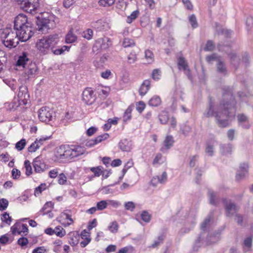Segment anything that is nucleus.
<instances>
[{
  "label": "nucleus",
  "mask_w": 253,
  "mask_h": 253,
  "mask_svg": "<svg viewBox=\"0 0 253 253\" xmlns=\"http://www.w3.org/2000/svg\"><path fill=\"white\" fill-rule=\"evenodd\" d=\"M222 100L216 109L211 97L209 99V105L203 115L206 118L214 117L216 123L220 127H225L229 125V121L235 117L236 101L229 87L223 89Z\"/></svg>",
  "instance_id": "nucleus-1"
},
{
  "label": "nucleus",
  "mask_w": 253,
  "mask_h": 253,
  "mask_svg": "<svg viewBox=\"0 0 253 253\" xmlns=\"http://www.w3.org/2000/svg\"><path fill=\"white\" fill-rule=\"evenodd\" d=\"M58 42V35H51L38 40L36 47L40 55H46L50 53L53 46H56Z\"/></svg>",
  "instance_id": "nucleus-2"
},
{
  "label": "nucleus",
  "mask_w": 253,
  "mask_h": 253,
  "mask_svg": "<svg viewBox=\"0 0 253 253\" xmlns=\"http://www.w3.org/2000/svg\"><path fill=\"white\" fill-rule=\"evenodd\" d=\"M32 25L24 26L23 28L16 30V33L17 35L19 41L26 42L29 40L34 35L33 28Z\"/></svg>",
  "instance_id": "nucleus-3"
},
{
  "label": "nucleus",
  "mask_w": 253,
  "mask_h": 253,
  "mask_svg": "<svg viewBox=\"0 0 253 253\" xmlns=\"http://www.w3.org/2000/svg\"><path fill=\"white\" fill-rule=\"evenodd\" d=\"M68 147L60 146L56 149L54 152V161L59 163L68 161Z\"/></svg>",
  "instance_id": "nucleus-4"
},
{
  "label": "nucleus",
  "mask_w": 253,
  "mask_h": 253,
  "mask_svg": "<svg viewBox=\"0 0 253 253\" xmlns=\"http://www.w3.org/2000/svg\"><path fill=\"white\" fill-rule=\"evenodd\" d=\"M54 112L48 107H42L38 111V116L41 122L47 123L51 121L53 117Z\"/></svg>",
  "instance_id": "nucleus-5"
},
{
  "label": "nucleus",
  "mask_w": 253,
  "mask_h": 253,
  "mask_svg": "<svg viewBox=\"0 0 253 253\" xmlns=\"http://www.w3.org/2000/svg\"><path fill=\"white\" fill-rule=\"evenodd\" d=\"M19 105H26L29 100L30 95L28 93L27 87L21 85L19 88L18 93Z\"/></svg>",
  "instance_id": "nucleus-6"
},
{
  "label": "nucleus",
  "mask_w": 253,
  "mask_h": 253,
  "mask_svg": "<svg viewBox=\"0 0 253 253\" xmlns=\"http://www.w3.org/2000/svg\"><path fill=\"white\" fill-rule=\"evenodd\" d=\"M96 99L94 91L91 88H85L82 93V100L86 105L92 104Z\"/></svg>",
  "instance_id": "nucleus-7"
},
{
  "label": "nucleus",
  "mask_w": 253,
  "mask_h": 253,
  "mask_svg": "<svg viewBox=\"0 0 253 253\" xmlns=\"http://www.w3.org/2000/svg\"><path fill=\"white\" fill-rule=\"evenodd\" d=\"M29 25H32V24L28 22L27 16L23 14H20L15 18L14 21V29L15 30Z\"/></svg>",
  "instance_id": "nucleus-8"
},
{
  "label": "nucleus",
  "mask_w": 253,
  "mask_h": 253,
  "mask_svg": "<svg viewBox=\"0 0 253 253\" xmlns=\"http://www.w3.org/2000/svg\"><path fill=\"white\" fill-rule=\"evenodd\" d=\"M84 149L79 146H74L71 148L68 147V161L73 158L77 157L83 154Z\"/></svg>",
  "instance_id": "nucleus-9"
},
{
  "label": "nucleus",
  "mask_w": 253,
  "mask_h": 253,
  "mask_svg": "<svg viewBox=\"0 0 253 253\" xmlns=\"http://www.w3.org/2000/svg\"><path fill=\"white\" fill-rule=\"evenodd\" d=\"M249 165L246 163L240 164L236 174V180L239 181L243 179L248 173Z\"/></svg>",
  "instance_id": "nucleus-10"
},
{
  "label": "nucleus",
  "mask_w": 253,
  "mask_h": 253,
  "mask_svg": "<svg viewBox=\"0 0 253 253\" xmlns=\"http://www.w3.org/2000/svg\"><path fill=\"white\" fill-rule=\"evenodd\" d=\"M223 203L227 216L231 217L236 214L238 211V208L234 203L231 201L228 202L226 199L223 200Z\"/></svg>",
  "instance_id": "nucleus-11"
},
{
  "label": "nucleus",
  "mask_w": 253,
  "mask_h": 253,
  "mask_svg": "<svg viewBox=\"0 0 253 253\" xmlns=\"http://www.w3.org/2000/svg\"><path fill=\"white\" fill-rule=\"evenodd\" d=\"M33 165L35 171L37 173L42 172L48 169V166L38 157L34 159Z\"/></svg>",
  "instance_id": "nucleus-12"
},
{
  "label": "nucleus",
  "mask_w": 253,
  "mask_h": 253,
  "mask_svg": "<svg viewBox=\"0 0 253 253\" xmlns=\"http://www.w3.org/2000/svg\"><path fill=\"white\" fill-rule=\"evenodd\" d=\"M111 41L108 38L98 39L93 46V50L95 48L99 47L101 49H106L111 45Z\"/></svg>",
  "instance_id": "nucleus-13"
},
{
  "label": "nucleus",
  "mask_w": 253,
  "mask_h": 253,
  "mask_svg": "<svg viewBox=\"0 0 253 253\" xmlns=\"http://www.w3.org/2000/svg\"><path fill=\"white\" fill-rule=\"evenodd\" d=\"M239 125L244 129H249L251 124L249 118L244 114H239L237 116Z\"/></svg>",
  "instance_id": "nucleus-14"
},
{
  "label": "nucleus",
  "mask_w": 253,
  "mask_h": 253,
  "mask_svg": "<svg viewBox=\"0 0 253 253\" xmlns=\"http://www.w3.org/2000/svg\"><path fill=\"white\" fill-rule=\"evenodd\" d=\"M178 66L179 69H182L185 72L189 79H191L190 70L188 68V64L184 58L180 57L178 59Z\"/></svg>",
  "instance_id": "nucleus-15"
},
{
  "label": "nucleus",
  "mask_w": 253,
  "mask_h": 253,
  "mask_svg": "<svg viewBox=\"0 0 253 253\" xmlns=\"http://www.w3.org/2000/svg\"><path fill=\"white\" fill-rule=\"evenodd\" d=\"M119 147L123 151L129 152L132 148V143L130 141L125 139L119 142Z\"/></svg>",
  "instance_id": "nucleus-16"
},
{
  "label": "nucleus",
  "mask_w": 253,
  "mask_h": 253,
  "mask_svg": "<svg viewBox=\"0 0 253 253\" xmlns=\"http://www.w3.org/2000/svg\"><path fill=\"white\" fill-rule=\"evenodd\" d=\"M174 142L173 138L171 135H168L166 137V138L164 141V147L161 148V151L164 152L165 149H169L173 145Z\"/></svg>",
  "instance_id": "nucleus-17"
},
{
  "label": "nucleus",
  "mask_w": 253,
  "mask_h": 253,
  "mask_svg": "<svg viewBox=\"0 0 253 253\" xmlns=\"http://www.w3.org/2000/svg\"><path fill=\"white\" fill-rule=\"evenodd\" d=\"M28 61L29 58L28 57V53L27 52H23L22 55L19 56L18 59L16 62V65L17 66H21L24 68Z\"/></svg>",
  "instance_id": "nucleus-18"
},
{
  "label": "nucleus",
  "mask_w": 253,
  "mask_h": 253,
  "mask_svg": "<svg viewBox=\"0 0 253 253\" xmlns=\"http://www.w3.org/2000/svg\"><path fill=\"white\" fill-rule=\"evenodd\" d=\"M93 27L98 31L106 30L108 27L107 22L102 20H99L93 24Z\"/></svg>",
  "instance_id": "nucleus-19"
},
{
  "label": "nucleus",
  "mask_w": 253,
  "mask_h": 253,
  "mask_svg": "<svg viewBox=\"0 0 253 253\" xmlns=\"http://www.w3.org/2000/svg\"><path fill=\"white\" fill-rule=\"evenodd\" d=\"M150 87V81L148 80H145L141 84L139 89V94L144 96L148 92Z\"/></svg>",
  "instance_id": "nucleus-20"
},
{
  "label": "nucleus",
  "mask_w": 253,
  "mask_h": 253,
  "mask_svg": "<svg viewBox=\"0 0 253 253\" xmlns=\"http://www.w3.org/2000/svg\"><path fill=\"white\" fill-rule=\"evenodd\" d=\"M217 71L218 73L225 75L227 73V70L224 63L220 59H218V62L216 64Z\"/></svg>",
  "instance_id": "nucleus-21"
},
{
  "label": "nucleus",
  "mask_w": 253,
  "mask_h": 253,
  "mask_svg": "<svg viewBox=\"0 0 253 253\" xmlns=\"http://www.w3.org/2000/svg\"><path fill=\"white\" fill-rule=\"evenodd\" d=\"M53 207V204L51 202H47L44 205L40 212L42 215L50 213Z\"/></svg>",
  "instance_id": "nucleus-22"
},
{
  "label": "nucleus",
  "mask_w": 253,
  "mask_h": 253,
  "mask_svg": "<svg viewBox=\"0 0 253 253\" xmlns=\"http://www.w3.org/2000/svg\"><path fill=\"white\" fill-rule=\"evenodd\" d=\"M232 150V145L231 144H222L220 146V152L223 155L231 153Z\"/></svg>",
  "instance_id": "nucleus-23"
},
{
  "label": "nucleus",
  "mask_w": 253,
  "mask_h": 253,
  "mask_svg": "<svg viewBox=\"0 0 253 253\" xmlns=\"http://www.w3.org/2000/svg\"><path fill=\"white\" fill-rule=\"evenodd\" d=\"M77 39L76 35L73 33L72 30H70L66 36L65 41L67 43H71L76 42Z\"/></svg>",
  "instance_id": "nucleus-24"
},
{
  "label": "nucleus",
  "mask_w": 253,
  "mask_h": 253,
  "mask_svg": "<svg viewBox=\"0 0 253 253\" xmlns=\"http://www.w3.org/2000/svg\"><path fill=\"white\" fill-rule=\"evenodd\" d=\"M133 106H129L126 110L124 116H123V120L124 122H127L129 121L131 118V112L133 109Z\"/></svg>",
  "instance_id": "nucleus-25"
},
{
  "label": "nucleus",
  "mask_w": 253,
  "mask_h": 253,
  "mask_svg": "<svg viewBox=\"0 0 253 253\" xmlns=\"http://www.w3.org/2000/svg\"><path fill=\"white\" fill-rule=\"evenodd\" d=\"M161 103V100L160 97L158 96H153L149 101V105L152 106H158Z\"/></svg>",
  "instance_id": "nucleus-26"
},
{
  "label": "nucleus",
  "mask_w": 253,
  "mask_h": 253,
  "mask_svg": "<svg viewBox=\"0 0 253 253\" xmlns=\"http://www.w3.org/2000/svg\"><path fill=\"white\" fill-rule=\"evenodd\" d=\"M159 121L162 124H166L169 119V114L166 112H162L159 116Z\"/></svg>",
  "instance_id": "nucleus-27"
},
{
  "label": "nucleus",
  "mask_w": 253,
  "mask_h": 253,
  "mask_svg": "<svg viewBox=\"0 0 253 253\" xmlns=\"http://www.w3.org/2000/svg\"><path fill=\"white\" fill-rule=\"evenodd\" d=\"M7 61L6 53L3 50H0V71L2 69L3 66Z\"/></svg>",
  "instance_id": "nucleus-28"
},
{
  "label": "nucleus",
  "mask_w": 253,
  "mask_h": 253,
  "mask_svg": "<svg viewBox=\"0 0 253 253\" xmlns=\"http://www.w3.org/2000/svg\"><path fill=\"white\" fill-rule=\"evenodd\" d=\"M206 153L210 156H212L214 152V144L213 143L208 142L205 149Z\"/></svg>",
  "instance_id": "nucleus-29"
},
{
  "label": "nucleus",
  "mask_w": 253,
  "mask_h": 253,
  "mask_svg": "<svg viewBox=\"0 0 253 253\" xmlns=\"http://www.w3.org/2000/svg\"><path fill=\"white\" fill-rule=\"evenodd\" d=\"M108 228L111 232L115 233H117L118 231L119 224L117 221H114L110 223V225L108 226Z\"/></svg>",
  "instance_id": "nucleus-30"
},
{
  "label": "nucleus",
  "mask_w": 253,
  "mask_h": 253,
  "mask_svg": "<svg viewBox=\"0 0 253 253\" xmlns=\"http://www.w3.org/2000/svg\"><path fill=\"white\" fill-rule=\"evenodd\" d=\"M139 13V12L138 10H135L133 11L130 15L127 16L126 22L129 24L132 23V22L138 16Z\"/></svg>",
  "instance_id": "nucleus-31"
},
{
  "label": "nucleus",
  "mask_w": 253,
  "mask_h": 253,
  "mask_svg": "<svg viewBox=\"0 0 253 253\" xmlns=\"http://www.w3.org/2000/svg\"><path fill=\"white\" fill-rule=\"evenodd\" d=\"M137 54L135 51H132L128 55L127 60L129 64L134 63L137 60Z\"/></svg>",
  "instance_id": "nucleus-32"
},
{
  "label": "nucleus",
  "mask_w": 253,
  "mask_h": 253,
  "mask_svg": "<svg viewBox=\"0 0 253 253\" xmlns=\"http://www.w3.org/2000/svg\"><path fill=\"white\" fill-rule=\"evenodd\" d=\"M145 55L148 63H151L154 61V55L151 50H146L145 52Z\"/></svg>",
  "instance_id": "nucleus-33"
},
{
  "label": "nucleus",
  "mask_w": 253,
  "mask_h": 253,
  "mask_svg": "<svg viewBox=\"0 0 253 253\" xmlns=\"http://www.w3.org/2000/svg\"><path fill=\"white\" fill-rule=\"evenodd\" d=\"M90 170L94 173V176L97 177L99 176L103 173L102 167L91 168Z\"/></svg>",
  "instance_id": "nucleus-34"
},
{
  "label": "nucleus",
  "mask_w": 253,
  "mask_h": 253,
  "mask_svg": "<svg viewBox=\"0 0 253 253\" xmlns=\"http://www.w3.org/2000/svg\"><path fill=\"white\" fill-rule=\"evenodd\" d=\"M26 144V141L25 139H22L15 144V148L18 151L22 150Z\"/></svg>",
  "instance_id": "nucleus-35"
},
{
  "label": "nucleus",
  "mask_w": 253,
  "mask_h": 253,
  "mask_svg": "<svg viewBox=\"0 0 253 253\" xmlns=\"http://www.w3.org/2000/svg\"><path fill=\"white\" fill-rule=\"evenodd\" d=\"M24 166L26 169V174L29 176L32 173V168L30 161L29 160L25 161Z\"/></svg>",
  "instance_id": "nucleus-36"
},
{
  "label": "nucleus",
  "mask_w": 253,
  "mask_h": 253,
  "mask_svg": "<svg viewBox=\"0 0 253 253\" xmlns=\"http://www.w3.org/2000/svg\"><path fill=\"white\" fill-rule=\"evenodd\" d=\"M1 220L8 225H10L12 221L11 217L6 212H4L1 216Z\"/></svg>",
  "instance_id": "nucleus-37"
},
{
  "label": "nucleus",
  "mask_w": 253,
  "mask_h": 253,
  "mask_svg": "<svg viewBox=\"0 0 253 253\" xmlns=\"http://www.w3.org/2000/svg\"><path fill=\"white\" fill-rule=\"evenodd\" d=\"M107 201L102 200L96 204V208L97 210L102 211L106 209L107 207Z\"/></svg>",
  "instance_id": "nucleus-38"
},
{
  "label": "nucleus",
  "mask_w": 253,
  "mask_h": 253,
  "mask_svg": "<svg viewBox=\"0 0 253 253\" xmlns=\"http://www.w3.org/2000/svg\"><path fill=\"white\" fill-rule=\"evenodd\" d=\"M164 239V236L163 235H160L158 237V239L154 241V243L151 246V247L155 248L158 247L160 244L163 243Z\"/></svg>",
  "instance_id": "nucleus-39"
},
{
  "label": "nucleus",
  "mask_w": 253,
  "mask_h": 253,
  "mask_svg": "<svg viewBox=\"0 0 253 253\" xmlns=\"http://www.w3.org/2000/svg\"><path fill=\"white\" fill-rule=\"evenodd\" d=\"M38 143V139H36L29 147L28 151L29 152H35L40 147V144Z\"/></svg>",
  "instance_id": "nucleus-40"
},
{
  "label": "nucleus",
  "mask_w": 253,
  "mask_h": 253,
  "mask_svg": "<svg viewBox=\"0 0 253 253\" xmlns=\"http://www.w3.org/2000/svg\"><path fill=\"white\" fill-rule=\"evenodd\" d=\"M189 21L193 28H196L198 27V24L196 17L194 14H192L189 16Z\"/></svg>",
  "instance_id": "nucleus-41"
},
{
  "label": "nucleus",
  "mask_w": 253,
  "mask_h": 253,
  "mask_svg": "<svg viewBox=\"0 0 253 253\" xmlns=\"http://www.w3.org/2000/svg\"><path fill=\"white\" fill-rule=\"evenodd\" d=\"M134 44V41L128 38H125L123 43V45L125 48L133 46Z\"/></svg>",
  "instance_id": "nucleus-42"
},
{
  "label": "nucleus",
  "mask_w": 253,
  "mask_h": 253,
  "mask_svg": "<svg viewBox=\"0 0 253 253\" xmlns=\"http://www.w3.org/2000/svg\"><path fill=\"white\" fill-rule=\"evenodd\" d=\"M208 194L210 198V204L213 205H215L216 202L215 198L216 197V193L213 191L210 190H209Z\"/></svg>",
  "instance_id": "nucleus-43"
},
{
  "label": "nucleus",
  "mask_w": 253,
  "mask_h": 253,
  "mask_svg": "<svg viewBox=\"0 0 253 253\" xmlns=\"http://www.w3.org/2000/svg\"><path fill=\"white\" fill-rule=\"evenodd\" d=\"M141 219L145 222H149L151 215L147 211H143L141 214Z\"/></svg>",
  "instance_id": "nucleus-44"
},
{
  "label": "nucleus",
  "mask_w": 253,
  "mask_h": 253,
  "mask_svg": "<svg viewBox=\"0 0 253 253\" xmlns=\"http://www.w3.org/2000/svg\"><path fill=\"white\" fill-rule=\"evenodd\" d=\"M211 219V216L210 215L207 218L205 219L204 221L201 224V228L203 231H205L208 225L210 224Z\"/></svg>",
  "instance_id": "nucleus-45"
},
{
  "label": "nucleus",
  "mask_w": 253,
  "mask_h": 253,
  "mask_svg": "<svg viewBox=\"0 0 253 253\" xmlns=\"http://www.w3.org/2000/svg\"><path fill=\"white\" fill-rule=\"evenodd\" d=\"M114 0H100L99 3L103 6H109L114 4Z\"/></svg>",
  "instance_id": "nucleus-46"
},
{
  "label": "nucleus",
  "mask_w": 253,
  "mask_h": 253,
  "mask_svg": "<svg viewBox=\"0 0 253 253\" xmlns=\"http://www.w3.org/2000/svg\"><path fill=\"white\" fill-rule=\"evenodd\" d=\"M21 224L19 222L15 223L11 227V230L13 234H18V232L20 231V227Z\"/></svg>",
  "instance_id": "nucleus-47"
},
{
  "label": "nucleus",
  "mask_w": 253,
  "mask_h": 253,
  "mask_svg": "<svg viewBox=\"0 0 253 253\" xmlns=\"http://www.w3.org/2000/svg\"><path fill=\"white\" fill-rule=\"evenodd\" d=\"M109 135L108 133H105L102 135H99L96 137L95 139L97 143H99L102 142L103 140L107 139L109 137Z\"/></svg>",
  "instance_id": "nucleus-48"
},
{
  "label": "nucleus",
  "mask_w": 253,
  "mask_h": 253,
  "mask_svg": "<svg viewBox=\"0 0 253 253\" xmlns=\"http://www.w3.org/2000/svg\"><path fill=\"white\" fill-rule=\"evenodd\" d=\"M8 205V201L5 199L0 200V211L5 210Z\"/></svg>",
  "instance_id": "nucleus-49"
},
{
  "label": "nucleus",
  "mask_w": 253,
  "mask_h": 253,
  "mask_svg": "<svg viewBox=\"0 0 253 253\" xmlns=\"http://www.w3.org/2000/svg\"><path fill=\"white\" fill-rule=\"evenodd\" d=\"M46 184L45 183L41 184L40 186L36 188L35 190V195L37 196L45 189Z\"/></svg>",
  "instance_id": "nucleus-50"
},
{
  "label": "nucleus",
  "mask_w": 253,
  "mask_h": 253,
  "mask_svg": "<svg viewBox=\"0 0 253 253\" xmlns=\"http://www.w3.org/2000/svg\"><path fill=\"white\" fill-rule=\"evenodd\" d=\"M125 207L126 210L133 211L135 208V206L133 202H127L125 204Z\"/></svg>",
  "instance_id": "nucleus-51"
},
{
  "label": "nucleus",
  "mask_w": 253,
  "mask_h": 253,
  "mask_svg": "<svg viewBox=\"0 0 253 253\" xmlns=\"http://www.w3.org/2000/svg\"><path fill=\"white\" fill-rule=\"evenodd\" d=\"M156 176L159 178L161 184H164L167 181L168 175L166 171H164L161 175Z\"/></svg>",
  "instance_id": "nucleus-52"
},
{
  "label": "nucleus",
  "mask_w": 253,
  "mask_h": 253,
  "mask_svg": "<svg viewBox=\"0 0 253 253\" xmlns=\"http://www.w3.org/2000/svg\"><path fill=\"white\" fill-rule=\"evenodd\" d=\"M214 48V45L211 41H209L207 42L204 50L205 51H212Z\"/></svg>",
  "instance_id": "nucleus-53"
},
{
  "label": "nucleus",
  "mask_w": 253,
  "mask_h": 253,
  "mask_svg": "<svg viewBox=\"0 0 253 253\" xmlns=\"http://www.w3.org/2000/svg\"><path fill=\"white\" fill-rule=\"evenodd\" d=\"M253 239L252 237H248L246 238L244 241V247L247 248L248 249L250 248L252 244Z\"/></svg>",
  "instance_id": "nucleus-54"
},
{
  "label": "nucleus",
  "mask_w": 253,
  "mask_h": 253,
  "mask_svg": "<svg viewBox=\"0 0 253 253\" xmlns=\"http://www.w3.org/2000/svg\"><path fill=\"white\" fill-rule=\"evenodd\" d=\"M229 56L231 59V63L234 65H236V63H238L239 58L237 56L236 54L234 53H231L229 54Z\"/></svg>",
  "instance_id": "nucleus-55"
},
{
  "label": "nucleus",
  "mask_w": 253,
  "mask_h": 253,
  "mask_svg": "<svg viewBox=\"0 0 253 253\" xmlns=\"http://www.w3.org/2000/svg\"><path fill=\"white\" fill-rule=\"evenodd\" d=\"M17 243L18 245L23 247L27 245L28 240L26 238L21 237L18 239Z\"/></svg>",
  "instance_id": "nucleus-56"
},
{
  "label": "nucleus",
  "mask_w": 253,
  "mask_h": 253,
  "mask_svg": "<svg viewBox=\"0 0 253 253\" xmlns=\"http://www.w3.org/2000/svg\"><path fill=\"white\" fill-rule=\"evenodd\" d=\"M54 234H55L57 236L62 237L65 235V231L63 228L60 229V228L57 227L55 230H54Z\"/></svg>",
  "instance_id": "nucleus-57"
},
{
  "label": "nucleus",
  "mask_w": 253,
  "mask_h": 253,
  "mask_svg": "<svg viewBox=\"0 0 253 253\" xmlns=\"http://www.w3.org/2000/svg\"><path fill=\"white\" fill-rule=\"evenodd\" d=\"M11 173H12V176L13 178L15 179H17L18 178H19L20 174H21V172L19 170H18L16 169H13L12 170Z\"/></svg>",
  "instance_id": "nucleus-58"
},
{
  "label": "nucleus",
  "mask_w": 253,
  "mask_h": 253,
  "mask_svg": "<svg viewBox=\"0 0 253 253\" xmlns=\"http://www.w3.org/2000/svg\"><path fill=\"white\" fill-rule=\"evenodd\" d=\"M107 201L108 205H111L114 208H117L121 205V203L117 201L108 200Z\"/></svg>",
  "instance_id": "nucleus-59"
},
{
  "label": "nucleus",
  "mask_w": 253,
  "mask_h": 253,
  "mask_svg": "<svg viewBox=\"0 0 253 253\" xmlns=\"http://www.w3.org/2000/svg\"><path fill=\"white\" fill-rule=\"evenodd\" d=\"M93 35V32L91 29H87L84 33V37L87 40H90L92 38Z\"/></svg>",
  "instance_id": "nucleus-60"
},
{
  "label": "nucleus",
  "mask_w": 253,
  "mask_h": 253,
  "mask_svg": "<svg viewBox=\"0 0 253 253\" xmlns=\"http://www.w3.org/2000/svg\"><path fill=\"white\" fill-rule=\"evenodd\" d=\"M145 107V104L142 101H139L138 104H136V110L139 113H141Z\"/></svg>",
  "instance_id": "nucleus-61"
},
{
  "label": "nucleus",
  "mask_w": 253,
  "mask_h": 253,
  "mask_svg": "<svg viewBox=\"0 0 253 253\" xmlns=\"http://www.w3.org/2000/svg\"><path fill=\"white\" fill-rule=\"evenodd\" d=\"M162 159V155L160 153L157 154L156 156L155 157V159L153 160V164L154 165H155L156 164H161L162 163V162H161Z\"/></svg>",
  "instance_id": "nucleus-62"
},
{
  "label": "nucleus",
  "mask_w": 253,
  "mask_h": 253,
  "mask_svg": "<svg viewBox=\"0 0 253 253\" xmlns=\"http://www.w3.org/2000/svg\"><path fill=\"white\" fill-rule=\"evenodd\" d=\"M67 181V177L64 173H60L58 176V183L60 184H64Z\"/></svg>",
  "instance_id": "nucleus-63"
},
{
  "label": "nucleus",
  "mask_w": 253,
  "mask_h": 253,
  "mask_svg": "<svg viewBox=\"0 0 253 253\" xmlns=\"http://www.w3.org/2000/svg\"><path fill=\"white\" fill-rule=\"evenodd\" d=\"M46 249L44 247H39L35 249L32 253H44L46 252Z\"/></svg>",
  "instance_id": "nucleus-64"
}]
</instances>
